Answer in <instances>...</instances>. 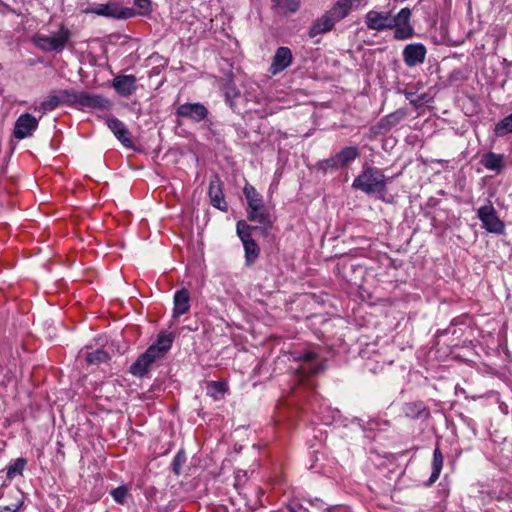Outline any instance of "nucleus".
Listing matches in <instances>:
<instances>
[{
  "mask_svg": "<svg viewBox=\"0 0 512 512\" xmlns=\"http://www.w3.org/2000/svg\"><path fill=\"white\" fill-rule=\"evenodd\" d=\"M246 212L248 220L257 223L258 225L254 228L260 230L262 234L266 235L272 228L274 217L265 204L246 209Z\"/></svg>",
  "mask_w": 512,
  "mask_h": 512,
  "instance_id": "obj_7",
  "label": "nucleus"
},
{
  "mask_svg": "<svg viewBox=\"0 0 512 512\" xmlns=\"http://www.w3.org/2000/svg\"><path fill=\"white\" fill-rule=\"evenodd\" d=\"M243 193L247 201V209H252L254 206H260L264 204L263 197L257 192L254 186L246 184L243 188Z\"/></svg>",
  "mask_w": 512,
  "mask_h": 512,
  "instance_id": "obj_28",
  "label": "nucleus"
},
{
  "mask_svg": "<svg viewBox=\"0 0 512 512\" xmlns=\"http://www.w3.org/2000/svg\"><path fill=\"white\" fill-rule=\"evenodd\" d=\"M111 102L105 97L90 92L81 91L76 108L85 109H108Z\"/></svg>",
  "mask_w": 512,
  "mask_h": 512,
  "instance_id": "obj_12",
  "label": "nucleus"
},
{
  "mask_svg": "<svg viewBox=\"0 0 512 512\" xmlns=\"http://www.w3.org/2000/svg\"><path fill=\"white\" fill-rule=\"evenodd\" d=\"M410 17L411 10L407 7L402 8L395 16L390 15L391 29H395V39L405 40L413 36L414 29L410 25Z\"/></svg>",
  "mask_w": 512,
  "mask_h": 512,
  "instance_id": "obj_6",
  "label": "nucleus"
},
{
  "mask_svg": "<svg viewBox=\"0 0 512 512\" xmlns=\"http://www.w3.org/2000/svg\"><path fill=\"white\" fill-rule=\"evenodd\" d=\"M174 334L171 332L161 331L157 335L156 342L152 345H150L149 349H154V354H156V357L159 359H162L165 357L167 352L170 350L173 341H174Z\"/></svg>",
  "mask_w": 512,
  "mask_h": 512,
  "instance_id": "obj_20",
  "label": "nucleus"
},
{
  "mask_svg": "<svg viewBox=\"0 0 512 512\" xmlns=\"http://www.w3.org/2000/svg\"><path fill=\"white\" fill-rule=\"evenodd\" d=\"M110 495L117 504H125L129 495V489L122 485L111 490Z\"/></svg>",
  "mask_w": 512,
  "mask_h": 512,
  "instance_id": "obj_35",
  "label": "nucleus"
},
{
  "mask_svg": "<svg viewBox=\"0 0 512 512\" xmlns=\"http://www.w3.org/2000/svg\"><path fill=\"white\" fill-rule=\"evenodd\" d=\"M360 155L359 149L356 146H347L341 149L337 154L338 161L342 168L353 162Z\"/></svg>",
  "mask_w": 512,
  "mask_h": 512,
  "instance_id": "obj_29",
  "label": "nucleus"
},
{
  "mask_svg": "<svg viewBox=\"0 0 512 512\" xmlns=\"http://www.w3.org/2000/svg\"><path fill=\"white\" fill-rule=\"evenodd\" d=\"M307 502L315 509L321 510L323 512H334L336 510V506H327L322 499L313 498L307 499Z\"/></svg>",
  "mask_w": 512,
  "mask_h": 512,
  "instance_id": "obj_39",
  "label": "nucleus"
},
{
  "mask_svg": "<svg viewBox=\"0 0 512 512\" xmlns=\"http://www.w3.org/2000/svg\"><path fill=\"white\" fill-rule=\"evenodd\" d=\"M318 167H319V169H322L325 172L329 169L337 170V169L342 168L340 162L338 161L336 154L328 159L320 161L318 163Z\"/></svg>",
  "mask_w": 512,
  "mask_h": 512,
  "instance_id": "obj_37",
  "label": "nucleus"
},
{
  "mask_svg": "<svg viewBox=\"0 0 512 512\" xmlns=\"http://www.w3.org/2000/svg\"><path fill=\"white\" fill-rule=\"evenodd\" d=\"M286 508L288 512H310L307 508L297 502H290Z\"/></svg>",
  "mask_w": 512,
  "mask_h": 512,
  "instance_id": "obj_42",
  "label": "nucleus"
},
{
  "mask_svg": "<svg viewBox=\"0 0 512 512\" xmlns=\"http://www.w3.org/2000/svg\"><path fill=\"white\" fill-rule=\"evenodd\" d=\"M225 101L226 103L235 110L234 100L240 96V91L233 84H228L225 88Z\"/></svg>",
  "mask_w": 512,
  "mask_h": 512,
  "instance_id": "obj_36",
  "label": "nucleus"
},
{
  "mask_svg": "<svg viewBox=\"0 0 512 512\" xmlns=\"http://www.w3.org/2000/svg\"><path fill=\"white\" fill-rule=\"evenodd\" d=\"M365 24L369 29L376 31L391 29L390 14L371 10L365 15Z\"/></svg>",
  "mask_w": 512,
  "mask_h": 512,
  "instance_id": "obj_18",
  "label": "nucleus"
},
{
  "mask_svg": "<svg viewBox=\"0 0 512 512\" xmlns=\"http://www.w3.org/2000/svg\"><path fill=\"white\" fill-rule=\"evenodd\" d=\"M292 60L293 57L291 50L288 47H279L272 58L271 65L269 67V72L272 75H276L284 71L287 67L291 65Z\"/></svg>",
  "mask_w": 512,
  "mask_h": 512,
  "instance_id": "obj_16",
  "label": "nucleus"
},
{
  "mask_svg": "<svg viewBox=\"0 0 512 512\" xmlns=\"http://www.w3.org/2000/svg\"><path fill=\"white\" fill-rule=\"evenodd\" d=\"M175 114L178 117L187 118L198 123L207 118L209 111L199 102L184 103L177 107Z\"/></svg>",
  "mask_w": 512,
  "mask_h": 512,
  "instance_id": "obj_10",
  "label": "nucleus"
},
{
  "mask_svg": "<svg viewBox=\"0 0 512 512\" xmlns=\"http://www.w3.org/2000/svg\"><path fill=\"white\" fill-rule=\"evenodd\" d=\"M403 413L410 419H427L430 416L429 409L423 401H412L405 403Z\"/></svg>",
  "mask_w": 512,
  "mask_h": 512,
  "instance_id": "obj_22",
  "label": "nucleus"
},
{
  "mask_svg": "<svg viewBox=\"0 0 512 512\" xmlns=\"http://www.w3.org/2000/svg\"><path fill=\"white\" fill-rule=\"evenodd\" d=\"M253 227L245 220H239L236 224V232L244 247L245 265L251 266L260 255V247L252 238L251 230Z\"/></svg>",
  "mask_w": 512,
  "mask_h": 512,
  "instance_id": "obj_3",
  "label": "nucleus"
},
{
  "mask_svg": "<svg viewBox=\"0 0 512 512\" xmlns=\"http://www.w3.org/2000/svg\"><path fill=\"white\" fill-rule=\"evenodd\" d=\"M363 0H352V5L357 4L359 5Z\"/></svg>",
  "mask_w": 512,
  "mask_h": 512,
  "instance_id": "obj_44",
  "label": "nucleus"
},
{
  "mask_svg": "<svg viewBox=\"0 0 512 512\" xmlns=\"http://www.w3.org/2000/svg\"><path fill=\"white\" fill-rule=\"evenodd\" d=\"M443 467V454L439 447H436L433 452V459H432V472L429 477L427 485H432L435 483L441 473Z\"/></svg>",
  "mask_w": 512,
  "mask_h": 512,
  "instance_id": "obj_27",
  "label": "nucleus"
},
{
  "mask_svg": "<svg viewBox=\"0 0 512 512\" xmlns=\"http://www.w3.org/2000/svg\"><path fill=\"white\" fill-rule=\"evenodd\" d=\"M426 57V48L421 43L408 44L403 50V59L407 66L422 64Z\"/></svg>",
  "mask_w": 512,
  "mask_h": 512,
  "instance_id": "obj_17",
  "label": "nucleus"
},
{
  "mask_svg": "<svg viewBox=\"0 0 512 512\" xmlns=\"http://www.w3.org/2000/svg\"><path fill=\"white\" fill-rule=\"evenodd\" d=\"M335 23L334 19L327 12L313 23L309 30V36L315 37L319 34L326 33L334 27Z\"/></svg>",
  "mask_w": 512,
  "mask_h": 512,
  "instance_id": "obj_24",
  "label": "nucleus"
},
{
  "mask_svg": "<svg viewBox=\"0 0 512 512\" xmlns=\"http://www.w3.org/2000/svg\"><path fill=\"white\" fill-rule=\"evenodd\" d=\"M276 7L282 13H295L300 6V0H274Z\"/></svg>",
  "mask_w": 512,
  "mask_h": 512,
  "instance_id": "obj_32",
  "label": "nucleus"
},
{
  "mask_svg": "<svg viewBox=\"0 0 512 512\" xmlns=\"http://www.w3.org/2000/svg\"><path fill=\"white\" fill-rule=\"evenodd\" d=\"M79 357L84 358L88 365H98L106 362L109 359V355L103 349H96L94 351H88V349H82L79 352Z\"/></svg>",
  "mask_w": 512,
  "mask_h": 512,
  "instance_id": "obj_25",
  "label": "nucleus"
},
{
  "mask_svg": "<svg viewBox=\"0 0 512 512\" xmlns=\"http://www.w3.org/2000/svg\"><path fill=\"white\" fill-rule=\"evenodd\" d=\"M387 178L383 171L375 167H366L360 175H358L352 186L366 194H377L378 198L385 201Z\"/></svg>",
  "mask_w": 512,
  "mask_h": 512,
  "instance_id": "obj_1",
  "label": "nucleus"
},
{
  "mask_svg": "<svg viewBox=\"0 0 512 512\" xmlns=\"http://www.w3.org/2000/svg\"><path fill=\"white\" fill-rule=\"evenodd\" d=\"M223 183L218 176H215L210 180L208 195L210 198L211 205L223 212L228 210V205L224 197Z\"/></svg>",
  "mask_w": 512,
  "mask_h": 512,
  "instance_id": "obj_15",
  "label": "nucleus"
},
{
  "mask_svg": "<svg viewBox=\"0 0 512 512\" xmlns=\"http://www.w3.org/2000/svg\"><path fill=\"white\" fill-rule=\"evenodd\" d=\"M61 97V103H65L72 106H77L80 92L74 90H61L59 91Z\"/></svg>",
  "mask_w": 512,
  "mask_h": 512,
  "instance_id": "obj_34",
  "label": "nucleus"
},
{
  "mask_svg": "<svg viewBox=\"0 0 512 512\" xmlns=\"http://www.w3.org/2000/svg\"><path fill=\"white\" fill-rule=\"evenodd\" d=\"M71 37V30L64 23H61L56 33L52 35L36 33L32 36L31 42L43 52L60 53L65 49Z\"/></svg>",
  "mask_w": 512,
  "mask_h": 512,
  "instance_id": "obj_2",
  "label": "nucleus"
},
{
  "mask_svg": "<svg viewBox=\"0 0 512 512\" xmlns=\"http://www.w3.org/2000/svg\"><path fill=\"white\" fill-rule=\"evenodd\" d=\"M406 116V112L402 109L381 118L377 125L373 128L375 132L386 133L393 127L398 125Z\"/></svg>",
  "mask_w": 512,
  "mask_h": 512,
  "instance_id": "obj_21",
  "label": "nucleus"
},
{
  "mask_svg": "<svg viewBox=\"0 0 512 512\" xmlns=\"http://www.w3.org/2000/svg\"><path fill=\"white\" fill-rule=\"evenodd\" d=\"M493 133L498 138H503L508 134H512V113L505 116L495 124Z\"/></svg>",
  "mask_w": 512,
  "mask_h": 512,
  "instance_id": "obj_30",
  "label": "nucleus"
},
{
  "mask_svg": "<svg viewBox=\"0 0 512 512\" xmlns=\"http://www.w3.org/2000/svg\"><path fill=\"white\" fill-rule=\"evenodd\" d=\"M112 87L121 97H130L137 90V78L135 75H117L112 80Z\"/></svg>",
  "mask_w": 512,
  "mask_h": 512,
  "instance_id": "obj_13",
  "label": "nucleus"
},
{
  "mask_svg": "<svg viewBox=\"0 0 512 512\" xmlns=\"http://www.w3.org/2000/svg\"><path fill=\"white\" fill-rule=\"evenodd\" d=\"M184 461V455L181 452L177 453L173 459V470L175 471L176 474H179V469L181 465L184 463Z\"/></svg>",
  "mask_w": 512,
  "mask_h": 512,
  "instance_id": "obj_41",
  "label": "nucleus"
},
{
  "mask_svg": "<svg viewBox=\"0 0 512 512\" xmlns=\"http://www.w3.org/2000/svg\"><path fill=\"white\" fill-rule=\"evenodd\" d=\"M317 358L318 354L311 350H306L298 354L296 359L302 362V365L296 370L299 380L302 381L309 376L316 375L323 369V366L320 364L311 366L312 362Z\"/></svg>",
  "mask_w": 512,
  "mask_h": 512,
  "instance_id": "obj_9",
  "label": "nucleus"
},
{
  "mask_svg": "<svg viewBox=\"0 0 512 512\" xmlns=\"http://www.w3.org/2000/svg\"><path fill=\"white\" fill-rule=\"evenodd\" d=\"M134 5L139 9L141 15H148L152 11L151 0H134Z\"/></svg>",
  "mask_w": 512,
  "mask_h": 512,
  "instance_id": "obj_40",
  "label": "nucleus"
},
{
  "mask_svg": "<svg viewBox=\"0 0 512 512\" xmlns=\"http://www.w3.org/2000/svg\"><path fill=\"white\" fill-rule=\"evenodd\" d=\"M61 103V97H60V94L58 95H51L49 96L46 100H44L42 103H41V109L44 111V112H47V111H52L54 110L56 107H58V105Z\"/></svg>",
  "mask_w": 512,
  "mask_h": 512,
  "instance_id": "obj_38",
  "label": "nucleus"
},
{
  "mask_svg": "<svg viewBox=\"0 0 512 512\" xmlns=\"http://www.w3.org/2000/svg\"><path fill=\"white\" fill-rule=\"evenodd\" d=\"M106 125L124 147H134L130 132L122 121L115 117H109L106 119Z\"/></svg>",
  "mask_w": 512,
  "mask_h": 512,
  "instance_id": "obj_14",
  "label": "nucleus"
},
{
  "mask_svg": "<svg viewBox=\"0 0 512 512\" xmlns=\"http://www.w3.org/2000/svg\"><path fill=\"white\" fill-rule=\"evenodd\" d=\"M208 394L214 399L219 400L227 390V384L221 381H211L208 383Z\"/></svg>",
  "mask_w": 512,
  "mask_h": 512,
  "instance_id": "obj_31",
  "label": "nucleus"
},
{
  "mask_svg": "<svg viewBox=\"0 0 512 512\" xmlns=\"http://www.w3.org/2000/svg\"><path fill=\"white\" fill-rule=\"evenodd\" d=\"M477 217L487 232L497 235L505 233V223L498 217L497 211L490 200L477 210Z\"/></svg>",
  "mask_w": 512,
  "mask_h": 512,
  "instance_id": "obj_4",
  "label": "nucleus"
},
{
  "mask_svg": "<svg viewBox=\"0 0 512 512\" xmlns=\"http://www.w3.org/2000/svg\"><path fill=\"white\" fill-rule=\"evenodd\" d=\"M39 120L30 113L21 114L15 121L13 136L18 140L31 137L38 129Z\"/></svg>",
  "mask_w": 512,
  "mask_h": 512,
  "instance_id": "obj_8",
  "label": "nucleus"
},
{
  "mask_svg": "<svg viewBox=\"0 0 512 512\" xmlns=\"http://www.w3.org/2000/svg\"><path fill=\"white\" fill-rule=\"evenodd\" d=\"M172 318L175 320L190 310V292L181 288L174 293Z\"/></svg>",
  "mask_w": 512,
  "mask_h": 512,
  "instance_id": "obj_19",
  "label": "nucleus"
},
{
  "mask_svg": "<svg viewBox=\"0 0 512 512\" xmlns=\"http://www.w3.org/2000/svg\"><path fill=\"white\" fill-rule=\"evenodd\" d=\"M480 163L487 170L500 173L505 167V157L503 154L487 152L482 156Z\"/></svg>",
  "mask_w": 512,
  "mask_h": 512,
  "instance_id": "obj_23",
  "label": "nucleus"
},
{
  "mask_svg": "<svg viewBox=\"0 0 512 512\" xmlns=\"http://www.w3.org/2000/svg\"><path fill=\"white\" fill-rule=\"evenodd\" d=\"M27 464L26 459L18 458L11 463L7 469V477L9 479L14 478L16 475H22L23 470Z\"/></svg>",
  "mask_w": 512,
  "mask_h": 512,
  "instance_id": "obj_33",
  "label": "nucleus"
},
{
  "mask_svg": "<svg viewBox=\"0 0 512 512\" xmlns=\"http://www.w3.org/2000/svg\"><path fill=\"white\" fill-rule=\"evenodd\" d=\"M86 12L114 19H130L136 15L133 8L122 7L118 3L111 1L106 4H97L88 8Z\"/></svg>",
  "mask_w": 512,
  "mask_h": 512,
  "instance_id": "obj_5",
  "label": "nucleus"
},
{
  "mask_svg": "<svg viewBox=\"0 0 512 512\" xmlns=\"http://www.w3.org/2000/svg\"><path fill=\"white\" fill-rule=\"evenodd\" d=\"M352 7V0H338L334 4V6L328 11V13L334 19L335 22H339L340 20L348 16Z\"/></svg>",
  "mask_w": 512,
  "mask_h": 512,
  "instance_id": "obj_26",
  "label": "nucleus"
},
{
  "mask_svg": "<svg viewBox=\"0 0 512 512\" xmlns=\"http://www.w3.org/2000/svg\"><path fill=\"white\" fill-rule=\"evenodd\" d=\"M18 509H19V505H16L15 507L0 506V512H17Z\"/></svg>",
  "mask_w": 512,
  "mask_h": 512,
  "instance_id": "obj_43",
  "label": "nucleus"
},
{
  "mask_svg": "<svg viewBox=\"0 0 512 512\" xmlns=\"http://www.w3.org/2000/svg\"><path fill=\"white\" fill-rule=\"evenodd\" d=\"M157 360L160 359L156 357V354H154V349L147 348V350L130 366L129 371L132 375L142 378L149 373L152 365Z\"/></svg>",
  "mask_w": 512,
  "mask_h": 512,
  "instance_id": "obj_11",
  "label": "nucleus"
}]
</instances>
